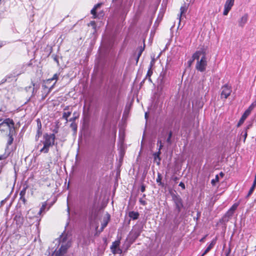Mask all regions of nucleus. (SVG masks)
Masks as SVG:
<instances>
[{"mask_svg": "<svg viewBox=\"0 0 256 256\" xmlns=\"http://www.w3.org/2000/svg\"><path fill=\"white\" fill-rule=\"evenodd\" d=\"M234 214V212L232 211H231L230 210H228V212L226 214V216H228V218L231 217L232 214Z\"/></svg>", "mask_w": 256, "mask_h": 256, "instance_id": "obj_32", "label": "nucleus"}, {"mask_svg": "<svg viewBox=\"0 0 256 256\" xmlns=\"http://www.w3.org/2000/svg\"><path fill=\"white\" fill-rule=\"evenodd\" d=\"M187 10V8L186 6H181L180 8V14L178 15L179 18V24L180 22L181 18L183 14H184Z\"/></svg>", "mask_w": 256, "mask_h": 256, "instance_id": "obj_14", "label": "nucleus"}, {"mask_svg": "<svg viewBox=\"0 0 256 256\" xmlns=\"http://www.w3.org/2000/svg\"><path fill=\"white\" fill-rule=\"evenodd\" d=\"M254 182L256 184V174L255 178H254Z\"/></svg>", "mask_w": 256, "mask_h": 256, "instance_id": "obj_50", "label": "nucleus"}, {"mask_svg": "<svg viewBox=\"0 0 256 256\" xmlns=\"http://www.w3.org/2000/svg\"><path fill=\"white\" fill-rule=\"evenodd\" d=\"M151 67H152V65H150V68H149V70L148 71V72H147V74H146V77H149V80H151L150 78V76L152 74V72L151 70Z\"/></svg>", "mask_w": 256, "mask_h": 256, "instance_id": "obj_29", "label": "nucleus"}, {"mask_svg": "<svg viewBox=\"0 0 256 256\" xmlns=\"http://www.w3.org/2000/svg\"><path fill=\"white\" fill-rule=\"evenodd\" d=\"M60 248L58 251H55L54 254L55 256H61L64 254L68 248L71 245V242L66 236H62L60 238Z\"/></svg>", "mask_w": 256, "mask_h": 256, "instance_id": "obj_3", "label": "nucleus"}, {"mask_svg": "<svg viewBox=\"0 0 256 256\" xmlns=\"http://www.w3.org/2000/svg\"><path fill=\"white\" fill-rule=\"evenodd\" d=\"M256 106V101L253 102L250 106L247 109L250 112L253 110V109Z\"/></svg>", "mask_w": 256, "mask_h": 256, "instance_id": "obj_21", "label": "nucleus"}, {"mask_svg": "<svg viewBox=\"0 0 256 256\" xmlns=\"http://www.w3.org/2000/svg\"><path fill=\"white\" fill-rule=\"evenodd\" d=\"M69 210H70L69 208H68V212H69Z\"/></svg>", "mask_w": 256, "mask_h": 256, "instance_id": "obj_55", "label": "nucleus"}, {"mask_svg": "<svg viewBox=\"0 0 256 256\" xmlns=\"http://www.w3.org/2000/svg\"><path fill=\"white\" fill-rule=\"evenodd\" d=\"M140 202L143 205H145L146 202L144 200H143L142 199L140 200Z\"/></svg>", "mask_w": 256, "mask_h": 256, "instance_id": "obj_40", "label": "nucleus"}, {"mask_svg": "<svg viewBox=\"0 0 256 256\" xmlns=\"http://www.w3.org/2000/svg\"><path fill=\"white\" fill-rule=\"evenodd\" d=\"M46 202H44L42 204V205L41 208H40V210L38 211V212H37V214L38 215H40L42 214V212L44 210V209L46 208Z\"/></svg>", "mask_w": 256, "mask_h": 256, "instance_id": "obj_20", "label": "nucleus"}, {"mask_svg": "<svg viewBox=\"0 0 256 256\" xmlns=\"http://www.w3.org/2000/svg\"><path fill=\"white\" fill-rule=\"evenodd\" d=\"M72 112H64L62 114V118L68 121V118L70 116Z\"/></svg>", "mask_w": 256, "mask_h": 256, "instance_id": "obj_18", "label": "nucleus"}, {"mask_svg": "<svg viewBox=\"0 0 256 256\" xmlns=\"http://www.w3.org/2000/svg\"><path fill=\"white\" fill-rule=\"evenodd\" d=\"M38 210L34 209H31L28 212L26 217L30 219H32L34 217H38V215L37 214Z\"/></svg>", "mask_w": 256, "mask_h": 256, "instance_id": "obj_10", "label": "nucleus"}, {"mask_svg": "<svg viewBox=\"0 0 256 256\" xmlns=\"http://www.w3.org/2000/svg\"><path fill=\"white\" fill-rule=\"evenodd\" d=\"M74 132H76L77 130V124L74 122H72L70 126Z\"/></svg>", "mask_w": 256, "mask_h": 256, "instance_id": "obj_26", "label": "nucleus"}, {"mask_svg": "<svg viewBox=\"0 0 256 256\" xmlns=\"http://www.w3.org/2000/svg\"><path fill=\"white\" fill-rule=\"evenodd\" d=\"M193 60H196V68L200 72L206 70L208 64L207 58L206 51L204 49H201L196 51L192 55Z\"/></svg>", "mask_w": 256, "mask_h": 256, "instance_id": "obj_1", "label": "nucleus"}, {"mask_svg": "<svg viewBox=\"0 0 256 256\" xmlns=\"http://www.w3.org/2000/svg\"><path fill=\"white\" fill-rule=\"evenodd\" d=\"M148 112H146V113H145V118H146V120H147V119H148Z\"/></svg>", "mask_w": 256, "mask_h": 256, "instance_id": "obj_44", "label": "nucleus"}, {"mask_svg": "<svg viewBox=\"0 0 256 256\" xmlns=\"http://www.w3.org/2000/svg\"><path fill=\"white\" fill-rule=\"evenodd\" d=\"M218 181V176L216 175L214 179L212 180L211 183L213 186H214L216 183Z\"/></svg>", "mask_w": 256, "mask_h": 256, "instance_id": "obj_31", "label": "nucleus"}, {"mask_svg": "<svg viewBox=\"0 0 256 256\" xmlns=\"http://www.w3.org/2000/svg\"><path fill=\"white\" fill-rule=\"evenodd\" d=\"M234 0H226L224 6V10L223 14L224 16L228 15V12L231 10L234 4Z\"/></svg>", "mask_w": 256, "mask_h": 256, "instance_id": "obj_6", "label": "nucleus"}, {"mask_svg": "<svg viewBox=\"0 0 256 256\" xmlns=\"http://www.w3.org/2000/svg\"><path fill=\"white\" fill-rule=\"evenodd\" d=\"M26 188H24L21 192H20V198H23L26 194Z\"/></svg>", "mask_w": 256, "mask_h": 256, "instance_id": "obj_34", "label": "nucleus"}, {"mask_svg": "<svg viewBox=\"0 0 256 256\" xmlns=\"http://www.w3.org/2000/svg\"><path fill=\"white\" fill-rule=\"evenodd\" d=\"M248 18V14H244L238 20V26L240 28H243L247 23Z\"/></svg>", "mask_w": 256, "mask_h": 256, "instance_id": "obj_8", "label": "nucleus"}, {"mask_svg": "<svg viewBox=\"0 0 256 256\" xmlns=\"http://www.w3.org/2000/svg\"><path fill=\"white\" fill-rule=\"evenodd\" d=\"M179 186L182 187V189H184L185 188V185H184V184L182 182H180V183Z\"/></svg>", "mask_w": 256, "mask_h": 256, "instance_id": "obj_39", "label": "nucleus"}, {"mask_svg": "<svg viewBox=\"0 0 256 256\" xmlns=\"http://www.w3.org/2000/svg\"><path fill=\"white\" fill-rule=\"evenodd\" d=\"M13 140H14V138H13L12 136L9 134L8 138V142H7L8 146L10 145L12 143Z\"/></svg>", "mask_w": 256, "mask_h": 256, "instance_id": "obj_25", "label": "nucleus"}, {"mask_svg": "<svg viewBox=\"0 0 256 256\" xmlns=\"http://www.w3.org/2000/svg\"><path fill=\"white\" fill-rule=\"evenodd\" d=\"M54 140L55 135L54 134H44V141L42 142L44 146L40 149V152L45 154L48 153L50 147L54 144Z\"/></svg>", "mask_w": 256, "mask_h": 256, "instance_id": "obj_2", "label": "nucleus"}, {"mask_svg": "<svg viewBox=\"0 0 256 256\" xmlns=\"http://www.w3.org/2000/svg\"><path fill=\"white\" fill-rule=\"evenodd\" d=\"M112 252L113 254H120L122 253V250L120 248H116L114 249H111Z\"/></svg>", "mask_w": 256, "mask_h": 256, "instance_id": "obj_27", "label": "nucleus"}, {"mask_svg": "<svg viewBox=\"0 0 256 256\" xmlns=\"http://www.w3.org/2000/svg\"><path fill=\"white\" fill-rule=\"evenodd\" d=\"M160 177H158V178L156 179V182H160Z\"/></svg>", "mask_w": 256, "mask_h": 256, "instance_id": "obj_46", "label": "nucleus"}, {"mask_svg": "<svg viewBox=\"0 0 256 256\" xmlns=\"http://www.w3.org/2000/svg\"><path fill=\"white\" fill-rule=\"evenodd\" d=\"M120 244V240H116L112 242V246H110V249H114L116 248H119V246Z\"/></svg>", "mask_w": 256, "mask_h": 256, "instance_id": "obj_17", "label": "nucleus"}, {"mask_svg": "<svg viewBox=\"0 0 256 256\" xmlns=\"http://www.w3.org/2000/svg\"><path fill=\"white\" fill-rule=\"evenodd\" d=\"M256 186V184L253 182V184L251 188H250V190L248 192V196H250L253 192V191H254V189L255 188Z\"/></svg>", "mask_w": 256, "mask_h": 256, "instance_id": "obj_28", "label": "nucleus"}, {"mask_svg": "<svg viewBox=\"0 0 256 256\" xmlns=\"http://www.w3.org/2000/svg\"><path fill=\"white\" fill-rule=\"evenodd\" d=\"M232 92V88L228 84H226L222 88L221 98L226 99Z\"/></svg>", "mask_w": 256, "mask_h": 256, "instance_id": "obj_5", "label": "nucleus"}, {"mask_svg": "<svg viewBox=\"0 0 256 256\" xmlns=\"http://www.w3.org/2000/svg\"><path fill=\"white\" fill-rule=\"evenodd\" d=\"M194 60H193V58H192V60H190L188 62V66H190L192 62L194 61Z\"/></svg>", "mask_w": 256, "mask_h": 256, "instance_id": "obj_42", "label": "nucleus"}, {"mask_svg": "<svg viewBox=\"0 0 256 256\" xmlns=\"http://www.w3.org/2000/svg\"><path fill=\"white\" fill-rule=\"evenodd\" d=\"M22 199L23 202H25V198H24V196L23 198H22Z\"/></svg>", "mask_w": 256, "mask_h": 256, "instance_id": "obj_51", "label": "nucleus"}, {"mask_svg": "<svg viewBox=\"0 0 256 256\" xmlns=\"http://www.w3.org/2000/svg\"><path fill=\"white\" fill-rule=\"evenodd\" d=\"M206 238V236L202 238L200 240V242H204V239Z\"/></svg>", "mask_w": 256, "mask_h": 256, "instance_id": "obj_49", "label": "nucleus"}, {"mask_svg": "<svg viewBox=\"0 0 256 256\" xmlns=\"http://www.w3.org/2000/svg\"><path fill=\"white\" fill-rule=\"evenodd\" d=\"M250 126H247L244 130L242 132L241 135L244 137V142L246 140V138L248 136V130L250 128Z\"/></svg>", "mask_w": 256, "mask_h": 256, "instance_id": "obj_16", "label": "nucleus"}, {"mask_svg": "<svg viewBox=\"0 0 256 256\" xmlns=\"http://www.w3.org/2000/svg\"><path fill=\"white\" fill-rule=\"evenodd\" d=\"M50 172V168H46V172L47 173V172Z\"/></svg>", "mask_w": 256, "mask_h": 256, "instance_id": "obj_45", "label": "nucleus"}, {"mask_svg": "<svg viewBox=\"0 0 256 256\" xmlns=\"http://www.w3.org/2000/svg\"><path fill=\"white\" fill-rule=\"evenodd\" d=\"M172 198L178 212H180L183 208V204L181 198L179 196L173 194H172Z\"/></svg>", "mask_w": 256, "mask_h": 256, "instance_id": "obj_4", "label": "nucleus"}, {"mask_svg": "<svg viewBox=\"0 0 256 256\" xmlns=\"http://www.w3.org/2000/svg\"><path fill=\"white\" fill-rule=\"evenodd\" d=\"M4 123L6 124L8 126H13L14 124L13 120L10 118L6 119Z\"/></svg>", "mask_w": 256, "mask_h": 256, "instance_id": "obj_19", "label": "nucleus"}, {"mask_svg": "<svg viewBox=\"0 0 256 256\" xmlns=\"http://www.w3.org/2000/svg\"><path fill=\"white\" fill-rule=\"evenodd\" d=\"M110 216L108 214H106V216L104 218L103 222L102 224V230L107 226L109 220H110Z\"/></svg>", "mask_w": 256, "mask_h": 256, "instance_id": "obj_13", "label": "nucleus"}, {"mask_svg": "<svg viewBox=\"0 0 256 256\" xmlns=\"http://www.w3.org/2000/svg\"><path fill=\"white\" fill-rule=\"evenodd\" d=\"M96 8H94L91 10V14L94 16V18H96Z\"/></svg>", "mask_w": 256, "mask_h": 256, "instance_id": "obj_35", "label": "nucleus"}, {"mask_svg": "<svg viewBox=\"0 0 256 256\" xmlns=\"http://www.w3.org/2000/svg\"><path fill=\"white\" fill-rule=\"evenodd\" d=\"M250 112H249V110H246L244 114H242V116H245V117L247 118L250 114Z\"/></svg>", "mask_w": 256, "mask_h": 256, "instance_id": "obj_37", "label": "nucleus"}, {"mask_svg": "<svg viewBox=\"0 0 256 256\" xmlns=\"http://www.w3.org/2000/svg\"><path fill=\"white\" fill-rule=\"evenodd\" d=\"M256 106V101L253 102L250 106L247 109L250 112L253 110V109Z\"/></svg>", "mask_w": 256, "mask_h": 256, "instance_id": "obj_22", "label": "nucleus"}, {"mask_svg": "<svg viewBox=\"0 0 256 256\" xmlns=\"http://www.w3.org/2000/svg\"><path fill=\"white\" fill-rule=\"evenodd\" d=\"M101 4H98L94 6V8H96V10L98 8H100V6Z\"/></svg>", "mask_w": 256, "mask_h": 256, "instance_id": "obj_41", "label": "nucleus"}, {"mask_svg": "<svg viewBox=\"0 0 256 256\" xmlns=\"http://www.w3.org/2000/svg\"><path fill=\"white\" fill-rule=\"evenodd\" d=\"M161 152L160 151L158 150V152H156L154 154V162L156 163L158 165H159L160 164V154Z\"/></svg>", "mask_w": 256, "mask_h": 256, "instance_id": "obj_11", "label": "nucleus"}, {"mask_svg": "<svg viewBox=\"0 0 256 256\" xmlns=\"http://www.w3.org/2000/svg\"><path fill=\"white\" fill-rule=\"evenodd\" d=\"M158 144H160V147H159L158 150L160 151V150L163 147V144H162V141L160 140H158Z\"/></svg>", "mask_w": 256, "mask_h": 256, "instance_id": "obj_38", "label": "nucleus"}, {"mask_svg": "<svg viewBox=\"0 0 256 256\" xmlns=\"http://www.w3.org/2000/svg\"><path fill=\"white\" fill-rule=\"evenodd\" d=\"M216 243V240H213L210 244H209V246L207 247V248L204 250V252L202 254V256H204L205 255L206 253H208L214 246V244Z\"/></svg>", "mask_w": 256, "mask_h": 256, "instance_id": "obj_12", "label": "nucleus"}, {"mask_svg": "<svg viewBox=\"0 0 256 256\" xmlns=\"http://www.w3.org/2000/svg\"><path fill=\"white\" fill-rule=\"evenodd\" d=\"M172 136V132H170L169 133L168 136L166 140L167 142H168L170 144L172 143V142H171Z\"/></svg>", "mask_w": 256, "mask_h": 256, "instance_id": "obj_33", "label": "nucleus"}, {"mask_svg": "<svg viewBox=\"0 0 256 256\" xmlns=\"http://www.w3.org/2000/svg\"><path fill=\"white\" fill-rule=\"evenodd\" d=\"M129 216L133 220H136L138 218L139 214L138 212L134 211L129 212Z\"/></svg>", "mask_w": 256, "mask_h": 256, "instance_id": "obj_15", "label": "nucleus"}, {"mask_svg": "<svg viewBox=\"0 0 256 256\" xmlns=\"http://www.w3.org/2000/svg\"><path fill=\"white\" fill-rule=\"evenodd\" d=\"M142 232L140 228L139 227L134 228L130 233V236L134 241L136 240L140 235Z\"/></svg>", "mask_w": 256, "mask_h": 256, "instance_id": "obj_7", "label": "nucleus"}, {"mask_svg": "<svg viewBox=\"0 0 256 256\" xmlns=\"http://www.w3.org/2000/svg\"><path fill=\"white\" fill-rule=\"evenodd\" d=\"M38 130L37 132V136L38 137L40 136L42 134V132L40 131V128L42 127L41 122H38Z\"/></svg>", "mask_w": 256, "mask_h": 256, "instance_id": "obj_24", "label": "nucleus"}, {"mask_svg": "<svg viewBox=\"0 0 256 256\" xmlns=\"http://www.w3.org/2000/svg\"><path fill=\"white\" fill-rule=\"evenodd\" d=\"M60 74H55L52 78H49L48 80H46V83L48 84L52 80H55L56 82H55L50 87V88H49V90H48V92H50L52 88H53L54 87V84H56V80H58V76H59Z\"/></svg>", "mask_w": 256, "mask_h": 256, "instance_id": "obj_9", "label": "nucleus"}, {"mask_svg": "<svg viewBox=\"0 0 256 256\" xmlns=\"http://www.w3.org/2000/svg\"><path fill=\"white\" fill-rule=\"evenodd\" d=\"M8 156V154H4L0 156V160H6Z\"/></svg>", "mask_w": 256, "mask_h": 256, "instance_id": "obj_36", "label": "nucleus"}, {"mask_svg": "<svg viewBox=\"0 0 256 256\" xmlns=\"http://www.w3.org/2000/svg\"><path fill=\"white\" fill-rule=\"evenodd\" d=\"M75 118H76V117L74 118H70V121H72L73 122L75 120Z\"/></svg>", "mask_w": 256, "mask_h": 256, "instance_id": "obj_47", "label": "nucleus"}, {"mask_svg": "<svg viewBox=\"0 0 256 256\" xmlns=\"http://www.w3.org/2000/svg\"><path fill=\"white\" fill-rule=\"evenodd\" d=\"M238 206V204H234L232 205V206L230 208V210L231 211H232L234 212L235 211V210L237 208Z\"/></svg>", "mask_w": 256, "mask_h": 256, "instance_id": "obj_30", "label": "nucleus"}, {"mask_svg": "<svg viewBox=\"0 0 256 256\" xmlns=\"http://www.w3.org/2000/svg\"><path fill=\"white\" fill-rule=\"evenodd\" d=\"M220 174V175L223 176L222 172H221Z\"/></svg>", "mask_w": 256, "mask_h": 256, "instance_id": "obj_54", "label": "nucleus"}, {"mask_svg": "<svg viewBox=\"0 0 256 256\" xmlns=\"http://www.w3.org/2000/svg\"><path fill=\"white\" fill-rule=\"evenodd\" d=\"M141 52H140V54H138V58L140 57V56L141 55Z\"/></svg>", "mask_w": 256, "mask_h": 256, "instance_id": "obj_53", "label": "nucleus"}, {"mask_svg": "<svg viewBox=\"0 0 256 256\" xmlns=\"http://www.w3.org/2000/svg\"><path fill=\"white\" fill-rule=\"evenodd\" d=\"M145 190V187L144 186H142L141 188V191L144 192Z\"/></svg>", "mask_w": 256, "mask_h": 256, "instance_id": "obj_43", "label": "nucleus"}, {"mask_svg": "<svg viewBox=\"0 0 256 256\" xmlns=\"http://www.w3.org/2000/svg\"><path fill=\"white\" fill-rule=\"evenodd\" d=\"M246 118L245 117V116H242L238 124V126H241L244 123V121Z\"/></svg>", "mask_w": 256, "mask_h": 256, "instance_id": "obj_23", "label": "nucleus"}, {"mask_svg": "<svg viewBox=\"0 0 256 256\" xmlns=\"http://www.w3.org/2000/svg\"><path fill=\"white\" fill-rule=\"evenodd\" d=\"M68 106H66L64 109V110H66L67 109H68Z\"/></svg>", "mask_w": 256, "mask_h": 256, "instance_id": "obj_52", "label": "nucleus"}, {"mask_svg": "<svg viewBox=\"0 0 256 256\" xmlns=\"http://www.w3.org/2000/svg\"><path fill=\"white\" fill-rule=\"evenodd\" d=\"M6 162H2V167L3 166Z\"/></svg>", "mask_w": 256, "mask_h": 256, "instance_id": "obj_48", "label": "nucleus"}, {"mask_svg": "<svg viewBox=\"0 0 256 256\" xmlns=\"http://www.w3.org/2000/svg\"><path fill=\"white\" fill-rule=\"evenodd\" d=\"M44 86L46 88H47L46 86Z\"/></svg>", "mask_w": 256, "mask_h": 256, "instance_id": "obj_56", "label": "nucleus"}]
</instances>
